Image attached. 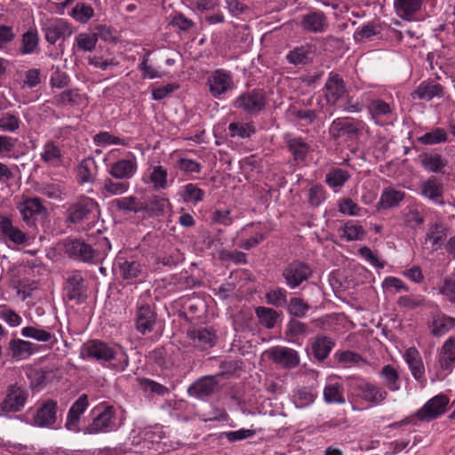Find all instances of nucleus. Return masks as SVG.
Instances as JSON below:
<instances>
[{
	"instance_id": "nucleus-1",
	"label": "nucleus",
	"mask_w": 455,
	"mask_h": 455,
	"mask_svg": "<svg viewBox=\"0 0 455 455\" xmlns=\"http://www.w3.org/2000/svg\"><path fill=\"white\" fill-rule=\"evenodd\" d=\"M101 249L93 248L91 244L81 239H66L62 243V250L70 259L87 264H94L105 257L111 249L110 242L107 237L100 240Z\"/></svg>"
},
{
	"instance_id": "nucleus-2",
	"label": "nucleus",
	"mask_w": 455,
	"mask_h": 455,
	"mask_svg": "<svg viewBox=\"0 0 455 455\" xmlns=\"http://www.w3.org/2000/svg\"><path fill=\"white\" fill-rule=\"evenodd\" d=\"M98 209L99 204L94 199L80 196L68 204L66 211V220L72 224H80L84 220H89Z\"/></svg>"
},
{
	"instance_id": "nucleus-3",
	"label": "nucleus",
	"mask_w": 455,
	"mask_h": 455,
	"mask_svg": "<svg viewBox=\"0 0 455 455\" xmlns=\"http://www.w3.org/2000/svg\"><path fill=\"white\" fill-rule=\"evenodd\" d=\"M313 275L309 264L294 259L289 262L282 271V276L285 284L290 289H296L304 282L307 281Z\"/></svg>"
},
{
	"instance_id": "nucleus-4",
	"label": "nucleus",
	"mask_w": 455,
	"mask_h": 455,
	"mask_svg": "<svg viewBox=\"0 0 455 455\" xmlns=\"http://www.w3.org/2000/svg\"><path fill=\"white\" fill-rule=\"evenodd\" d=\"M267 105V99L261 90L254 89L240 94L234 101V108L248 115H256Z\"/></svg>"
},
{
	"instance_id": "nucleus-5",
	"label": "nucleus",
	"mask_w": 455,
	"mask_h": 455,
	"mask_svg": "<svg viewBox=\"0 0 455 455\" xmlns=\"http://www.w3.org/2000/svg\"><path fill=\"white\" fill-rule=\"evenodd\" d=\"M81 355L98 362H109L115 359L116 350L108 343L92 339L85 342L81 348Z\"/></svg>"
},
{
	"instance_id": "nucleus-6",
	"label": "nucleus",
	"mask_w": 455,
	"mask_h": 455,
	"mask_svg": "<svg viewBox=\"0 0 455 455\" xmlns=\"http://www.w3.org/2000/svg\"><path fill=\"white\" fill-rule=\"evenodd\" d=\"M63 290L68 300L83 301L86 298L87 286L82 271L74 269L68 272Z\"/></svg>"
},
{
	"instance_id": "nucleus-7",
	"label": "nucleus",
	"mask_w": 455,
	"mask_h": 455,
	"mask_svg": "<svg viewBox=\"0 0 455 455\" xmlns=\"http://www.w3.org/2000/svg\"><path fill=\"white\" fill-rule=\"evenodd\" d=\"M265 355L276 365L287 370L299 366L300 358L299 353L291 347L275 346L265 351Z\"/></svg>"
},
{
	"instance_id": "nucleus-8",
	"label": "nucleus",
	"mask_w": 455,
	"mask_h": 455,
	"mask_svg": "<svg viewBox=\"0 0 455 455\" xmlns=\"http://www.w3.org/2000/svg\"><path fill=\"white\" fill-rule=\"evenodd\" d=\"M28 398V392L26 388L17 384L10 385L0 408L4 412H19L24 408Z\"/></svg>"
},
{
	"instance_id": "nucleus-9",
	"label": "nucleus",
	"mask_w": 455,
	"mask_h": 455,
	"mask_svg": "<svg viewBox=\"0 0 455 455\" xmlns=\"http://www.w3.org/2000/svg\"><path fill=\"white\" fill-rule=\"evenodd\" d=\"M0 237L15 245L28 244L31 239L29 235L14 226L12 220L4 215L0 216Z\"/></svg>"
},
{
	"instance_id": "nucleus-10",
	"label": "nucleus",
	"mask_w": 455,
	"mask_h": 455,
	"mask_svg": "<svg viewBox=\"0 0 455 455\" xmlns=\"http://www.w3.org/2000/svg\"><path fill=\"white\" fill-rule=\"evenodd\" d=\"M58 403L46 399L36 409L33 417L34 425L39 427H52L57 421Z\"/></svg>"
},
{
	"instance_id": "nucleus-11",
	"label": "nucleus",
	"mask_w": 455,
	"mask_h": 455,
	"mask_svg": "<svg viewBox=\"0 0 455 455\" xmlns=\"http://www.w3.org/2000/svg\"><path fill=\"white\" fill-rule=\"evenodd\" d=\"M115 267L120 277L126 281L136 279L144 272L143 265L132 256L118 255L115 260Z\"/></svg>"
},
{
	"instance_id": "nucleus-12",
	"label": "nucleus",
	"mask_w": 455,
	"mask_h": 455,
	"mask_svg": "<svg viewBox=\"0 0 455 455\" xmlns=\"http://www.w3.org/2000/svg\"><path fill=\"white\" fill-rule=\"evenodd\" d=\"M211 94L217 98L233 88L231 73L225 69H216L207 80Z\"/></svg>"
},
{
	"instance_id": "nucleus-13",
	"label": "nucleus",
	"mask_w": 455,
	"mask_h": 455,
	"mask_svg": "<svg viewBox=\"0 0 455 455\" xmlns=\"http://www.w3.org/2000/svg\"><path fill=\"white\" fill-rule=\"evenodd\" d=\"M218 386L217 376L206 375L191 384L188 388V393L192 397L204 400L213 395L217 391Z\"/></svg>"
},
{
	"instance_id": "nucleus-14",
	"label": "nucleus",
	"mask_w": 455,
	"mask_h": 455,
	"mask_svg": "<svg viewBox=\"0 0 455 455\" xmlns=\"http://www.w3.org/2000/svg\"><path fill=\"white\" fill-rule=\"evenodd\" d=\"M46 41L54 44L58 40H65L73 34L72 26L62 19H56L43 28Z\"/></svg>"
},
{
	"instance_id": "nucleus-15",
	"label": "nucleus",
	"mask_w": 455,
	"mask_h": 455,
	"mask_svg": "<svg viewBox=\"0 0 455 455\" xmlns=\"http://www.w3.org/2000/svg\"><path fill=\"white\" fill-rule=\"evenodd\" d=\"M301 28L307 33H324L329 23L326 15L321 11L309 12L301 17L299 21Z\"/></svg>"
},
{
	"instance_id": "nucleus-16",
	"label": "nucleus",
	"mask_w": 455,
	"mask_h": 455,
	"mask_svg": "<svg viewBox=\"0 0 455 455\" xmlns=\"http://www.w3.org/2000/svg\"><path fill=\"white\" fill-rule=\"evenodd\" d=\"M449 403V399L443 395H438L430 399L417 412V417L420 420H431L442 415Z\"/></svg>"
},
{
	"instance_id": "nucleus-17",
	"label": "nucleus",
	"mask_w": 455,
	"mask_h": 455,
	"mask_svg": "<svg viewBox=\"0 0 455 455\" xmlns=\"http://www.w3.org/2000/svg\"><path fill=\"white\" fill-rule=\"evenodd\" d=\"M324 89L326 100L331 105H335L347 92L343 78L333 72L329 74Z\"/></svg>"
},
{
	"instance_id": "nucleus-18",
	"label": "nucleus",
	"mask_w": 455,
	"mask_h": 455,
	"mask_svg": "<svg viewBox=\"0 0 455 455\" xmlns=\"http://www.w3.org/2000/svg\"><path fill=\"white\" fill-rule=\"evenodd\" d=\"M355 391L363 400L372 403H379L387 396L385 389L363 380L355 384Z\"/></svg>"
},
{
	"instance_id": "nucleus-19",
	"label": "nucleus",
	"mask_w": 455,
	"mask_h": 455,
	"mask_svg": "<svg viewBox=\"0 0 455 455\" xmlns=\"http://www.w3.org/2000/svg\"><path fill=\"white\" fill-rule=\"evenodd\" d=\"M137 169L138 164L135 157L120 159L111 164L108 173L115 180L127 181L134 176Z\"/></svg>"
},
{
	"instance_id": "nucleus-20",
	"label": "nucleus",
	"mask_w": 455,
	"mask_h": 455,
	"mask_svg": "<svg viewBox=\"0 0 455 455\" xmlns=\"http://www.w3.org/2000/svg\"><path fill=\"white\" fill-rule=\"evenodd\" d=\"M156 321V314L149 305L138 307L135 318V328L141 334L152 331Z\"/></svg>"
},
{
	"instance_id": "nucleus-21",
	"label": "nucleus",
	"mask_w": 455,
	"mask_h": 455,
	"mask_svg": "<svg viewBox=\"0 0 455 455\" xmlns=\"http://www.w3.org/2000/svg\"><path fill=\"white\" fill-rule=\"evenodd\" d=\"M114 415L112 407L105 408L93 419L92 422L85 428L84 432L86 434L95 435L109 431L111 429Z\"/></svg>"
},
{
	"instance_id": "nucleus-22",
	"label": "nucleus",
	"mask_w": 455,
	"mask_h": 455,
	"mask_svg": "<svg viewBox=\"0 0 455 455\" xmlns=\"http://www.w3.org/2000/svg\"><path fill=\"white\" fill-rule=\"evenodd\" d=\"M424 0H394V10L403 20L411 21L421 10Z\"/></svg>"
},
{
	"instance_id": "nucleus-23",
	"label": "nucleus",
	"mask_w": 455,
	"mask_h": 455,
	"mask_svg": "<svg viewBox=\"0 0 455 455\" xmlns=\"http://www.w3.org/2000/svg\"><path fill=\"white\" fill-rule=\"evenodd\" d=\"M41 160L52 167L63 165V152L61 148L52 140H48L43 147L40 153Z\"/></svg>"
},
{
	"instance_id": "nucleus-24",
	"label": "nucleus",
	"mask_w": 455,
	"mask_h": 455,
	"mask_svg": "<svg viewBox=\"0 0 455 455\" xmlns=\"http://www.w3.org/2000/svg\"><path fill=\"white\" fill-rule=\"evenodd\" d=\"M89 405L88 396L85 394L81 395L77 400L71 405L68 411L66 428L74 430L77 427L81 415L85 411Z\"/></svg>"
},
{
	"instance_id": "nucleus-25",
	"label": "nucleus",
	"mask_w": 455,
	"mask_h": 455,
	"mask_svg": "<svg viewBox=\"0 0 455 455\" xmlns=\"http://www.w3.org/2000/svg\"><path fill=\"white\" fill-rule=\"evenodd\" d=\"M427 327L435 337H441L455 327V318L444 314H437L432 316Z\"/></svg>"
},
{
	"instance_id": "nucleus-26",
	"label": "nucleus",
	"mask_w": 455,
	"mask_h": 455,
	"mask_svg": "<svg viewBox=\"0 0 455 455\" xmlns=\"http://www.w3.org/2000/svg\"><path fill=\"white\" fill-rule=\"evenodd\" d=\"M404 359L412 376L420 382H425V368L419 351L415 347H410L405 351Z\"/></svg>"
},
{
	"instance_id": "nucleus-27",
	"label": "nucleus",
	"mask_w": 455,
	"mask_h": 455,
	"mask_svg": "<svg viewBox=\"0 0 455 455\" xmlns=\"http://www.w3.org/2000/svg\"><path fill=\"white\" fill-rule=\"evenodd\" d=\"M335 342L327 336L318 335L311 339L312 354L319 362H323L332 350Z\"/></svg>"
},
{
	"instance_id": "nucleus-28",
	"label": "nucleus",
	"mask_w": 455,
	"mask_h": 455,
	"mask_svg": "<svg viewBox=\"0 0 455 455\" xmlns=\"http://www.w3.org/2000/svg\"><path fill=\"white\" fill-rule=\"evenodd\" d=\"M169 204L167 198L154 196L148 201L142 202L141 213L144 218L158 217L164 214L166 206Z\"/></svg>"
},
{
	"instance_id": "nucleus-29",
	"label": "nucleus",
	"mask_w": 455,
	"mask_h": 455,
	"mask_svg": "<svg viewBox=\"0 0 455 455\" xmlns=\"http://www.w3.org/2000/svg\"><path fill=\"white\" fill-rule=\"evenodd\" d=\"M315 54V47L311 44L295 47L286 56L289 63L295 66L306 65L312 61Z\"/></svg>"
},
{
	"instance_id": "nucleus-30",
	"label": "nucleus",
	"mask_w": 455,
	"mask_h": 455,
	"mask_svg": "<svg viewBox=\"0 0 455 455\" xmlns=\"http://www.w3.org/2000/svg\"><path fill=\"white\" fill-rule=\"evenodd\" d=\"M419 158V163L427 172L435 173L445 172L444 168L448 162L441 155L436 153H424L421 154Z\"/></svg>"
},
{
	"instance_id": "nucleus-31",
	"label": "nucleus",
	"mask_w": 455,
	"mask_h": 455,
	"mask_svg": "<svg viewBox=\"0 0 455 455\" xmlns=\"http://www.w3.org/2000/svg\"><path fill=\"white\" fill-rule=\"evenodd\" d=\"M255 315L259 323L268 330L274 329L282 316L281 312L262 306L255 307Z\"/></svg>"
},
{
	"instance_id": "nucleus-32",
	"label": "nucleus",
	"mask_w": 455,
	"mask_h": 455,
	"mask_svg": "<svg viewBox=\"0 0 455 455\" xmlns=\"http://www.w3.org/2000/svg\"><path fill=\"white\" fill-rule=\"evenodd\" d=\"M188 337L193 340L196 346L205 349L212 347L215 344V333L207 328H198L188 332Z\"/></svg>"
},
{
	"instance_id": "nucleus-33",
	"label": "nucleus",
	"mask_w": 455,
	"mask_h": 455,
	"mask_svg": "<svg viewBox=\"0 0 455 455\" xmlns=\"http://www.w3.org/2000/svg\"><path fill=\"white\" fill-rule=\"evenodd\" d=\"M323 400L326 403H345L344 387L339 382L329 381L323 388Z\"/></svg>"
},
{
	"instance_id": "nucleus-34",
	"label": "nucleus",
	"mask_w": 455,
	"mask_h": 455,
	"mask_svg": "<svg viewBox=\"0 0 455 455\" xmlns=\"http://www.w3.org/2000/svg\"><path fill=\"white\" fill-rule=\"evenodd\" d=\"M289 151L297 163L304 162L310 151V146L301 138L289 137L286 140Z\"/></svg>"
},
{
	"instance_id": "nucleus-35",
	"label": "nucleus",
	"mask_w": 455,
	"mask_h": 455,
	"mask_svg": "<svg viewBox=\"0 0 455 455\" xmlns=\"http://www.w3.org/2000/svg\"><path fill=\"white\" fill-rule=\"evenodd\" d=\"M439 363L443 370H449L455 365V337L449 338L443 344Z\"/></svg>"
},
{
	"instance_id": "nucleus-36",
	"label": "nucleus",
	"mask_w": 455,
	"mask_h": 455,
	"mask_svg": "<svg viewBox=\"0 0 455 455\" xmlns=\"http://www.w3.org/2000/svg\"><path fill=\"white\" fill-rule=\"evenodd\" d=\"M96 163L92 157L83 159L77 166L79 184L92 183L95 179Z\"/></svg>"
},
{
	"instance_id": "nucleus-37",
	"label": "nucleus",
	"mask_w": 455,
	"mask_h": 455,
	"mask_svg": "<svg viewBox=\"0 0 455 455\" xmlns=\"http://www.w3.org/2000/svg\"><path fill=\"white\" fill-rule=\"evenodd\" d=\"M130 188V183L125 180L116 181L111 178L103 180L100 193L105 196H121L126 193Z\"/></svg>"
},
{
	"instance_id": "nucleus-38",
	"label": "nucleus",
	"mask_w": 455,
	"mask_h": 455,
	"mask_svg": "<svg viewBox=\"0 0 455 455\" xmlns=\"http://www.w3.org/2000/svg\"><path fill=\"white\" fill-rule=\"evenodd\" d=\"M12 356L13 358L24 359L36 352V345L23 339H12L9 343Z\"/></svg>"
},
{
	"instance_id": "nucleus-39",
	"label": "nucleus",
	"mask_w": 455,
	"mask_h": 455,
	"mask_svg": "<svg viewBox=\"0 0 455 455\" xmlns=\"http://www.w3.org/2000/svg\"><path fill=\"white\" fill-rule=\"evenodd\" d=\"M419 100H431L434 97H442L443 95V88L436 83H421L414 91Z\"/></svg>"
},
{
	"instance_id": "nucleus-40",
	"label": "nucleus",
	"mask_w": 455,
	"mask_h": 455,
	"mask_svg": "<svg viewBox=\"0 0 455 455\" xmlns=\"http://www.w3.org/2000/svg\"><path fill=\"white\" fill-rule=\"evenodd\" d=\"M19 210L22 215L23 220L29 222L31 218L45 211V208L42 205L40 198L35 197L25 200L20 205Z\"/></svg>"
},
{
	"instance_id": "nucleus-41",
	"label": "nucleus",
	"mask_w": 455,
	"mask_h": 455,
	"mask_svg": "<svg viewBox=\"0 0 455 455\" xmlns=\"http://www.w3.org/2000/svg\"><path fill=\"white\" fill-rule=\"evenodd\" d=\"M114 206L118 210L125 212L139 213L142 211V202L135 196H129L115 199Z\"/></svg>"
},
{
	"instance_id": "nucleus-42",
	"label": "nucleus",
	"mask_w": 455,
	"mask_h": 455,
	"mask_svg": "<svg viewBox=\"0 0 455 455\" xmlns=\"http://www.w3.org/2000/svg\"><path fill=\"white\" fill-rule=\"evenodd\" d=\"M421 195L432 201H437L443 193V185L435 178L431 177L420 185Z\"/></svg>"
},
{
	"instance_id": "nucleus-43",
	"label": "nucleus",
	"mask_w": 455,
	"mask_h": 455,
	"mask_svg": "<svg viewBox=\"0 0 455 455\" xmlns=\"http://www.w3.org/2000/svg\"><path fill=\"white\" fill-rule=\"evenodd\" d=\"M37 192L49 199L62 201L65 197V186L61 183L45 182L37 188Z\"/></svg>"
},
{
	"instance_id": "nucleus-44",
	"label": "nucleus",
	"mask_w": 455,
	"mask_h": 455,
	"mask_svg": "<svg viewBox=\"0 0 455 455\" xmlns=\"http://www.w3.org/2000/svg\"><path fill=\"white\" fill-rule=\"evenodd\" d=\"M330 133L335 139L339 138L341 134H347L353 137L358 134V128L347 120L338 118L332 122L330 127Z\"/></svg>"
},
{
	"instance_id": "nucleus-45",
	"label": "nucleus",
	"mask_w": 455,
	"mask_h": 455,
	"mask_svg": "<svg viewBox=\"0 0 455 455\" xmlns=\"http://www.w3.org/2000/svg\"><path fill=\"white\" fill-rule=\"evenodd\" d=\"M403 226L416 228L424 222V216L415 204L408 205L402 211Z\"/></svg>"
},
{
	"instance_id": "nucleus-46",
	"label": "nucleus",
	"mask_w": 455,
	"mask_h": 455,
	"mask_svg": "<svg viewBox=\"0 0 455 455\" xmlns=\"http://www.w3.org/2000/svg\"><path fill=\"white\" fill-rule=\"evenodd\" d=\"M404 196V192L387 188L382 192L379 204L384 209L396 207L403 200Z\"/></svg>"
},
{
	"instance_id": "nucleus-47",
	"label": "nucleus",
	"mask_w": 455,
	"mask_h": 455,
	"mask_svg": "<svg viewBox=\"0 0 455 455\" xmlns=\"http://www.w3.org/2000/svg\"><path fill=\"white\" fill-rule=\"evenodd\" d=\"M148 181L154 190L165 189L168 187V172L162 165H156L150 169Z\"/></svg>"
},
{
	"instance_id": "nucleus-48",
	"label": "nucleus",
	"mask_w": 455,
	"mask_h": 455,
	"mask_svg": "<svg viewBox=\"0 0 455 455\" xmlns=\"http://www.w3.org/2000/svg\"><path fill=\"white\" fill-rule=\"evenodd\" d=\"M446 236V228L441 224H434L430 227L428 232L427 233L426 240L431 242V248L433 251H437L443 245Z\"/></svg>"
},
{
	"instance_id": "nucleus-49",
	"label": "nucleus",
	"mask_w": 455,
	"mask_h": 455,
	"mask_svg": "<svg viewBox=\"0 0 455 455\" xmlns=\"http://www.w3.org/2000/svg\"><path fill=\"white\" fill-rule=\"evenodd\" d=\"M379 376L384 379L386 387L392 392L400 389L399 374L396 369L390 365H384L379 372Z\"/></svg>"
},
{
	"instance_id": "nucleus-50",
	"label": "nucleus",
	"mask_w": 455,
	"mask_h": 455,
	"mask_svg": "<svg viewBox=\"0 0 455 455\" xmlns=\"http://www.w3.org/2000/svg\"><path fill=\"white\" fill-rule=\"evenodd\" d=\"M39 36L36 30H28L22 35L20 52L23 55L31 54L38 46Z\"/></svg>"
},
{
	"instance_id": "nucleus-51",
	"label": "nucleus",
	"mask_w": 455,
	"mask_h": 455,
	"mask_svg": "<svg viewBox=\"0 0 455 455\" xmlns=\"http://www.w3.org/2000/svg\"><path fill=\"white\" fill-rule=\"evenodd\" d=\"M349 178L350 174L347 171L340 168H335L326 174L325 182L331 188H340L348 180Z\"/></svg>"
},
{
	"instance_id": "nucleus-52",
	"label": "nucleus",
	"mask_w": 455,
	"mask_h": 455,
	"mask_svg": "<svg viewBox=\"0 0 455 455\" xmlns=\"http://www.w3.org/2000/svg\"><path fill=\"white\" fill-rule=\"evenodd\" d=\"M265 299L268 305L281 307L287 304V292L283 288L275 287L267 291Z\"/></svg>"
},
{
	"instance_id": "nucleus-53",
	"label": "nucleus",
	"mask_w": 455,
	"mask_h": 455,
	"mask_svg": "<svg viewBox=\"0 0 455 455\" xmlns=\"http://www.w3.org/2000/svg\"><path fill=\"white\" fill-rule=\"evenodd\" d=\"M94 15L93 8L84 3H77L71 11V16L80 23H86Z\"/></svg>"
},
{
	"instance_id": "nucleus-54",
	"label": "nucleus",
	"mask_w": 455,
	"mask_h": 455,
	"mask_svg": "<svg viewBox=\"0 0 455 455\" xmlns=\"http://www.w3.org/2000/svg\"><path fill=\"white\" fill-rule=\"evenodd\" d=\"M448 140L447 132L443 128H435L419 138L423 145H434L445 142Z\"/></svg>"
},
{
	"instance_id": "nucleus-55",
	"label": "nucleus",
	"mask_w": 455,
	"mask_h": 455,
	"mask_svg": "<svg viewBox=\"0 0 455 455\" xmlns=\"http://www.w3.org/2000/svg\"><path fill=\"white\" fill-rule=\"evenodd\" d=\"M343 235L347 241L362 240L365 235V230L360 225L353 221L347 222L342 228Z\"/></svg>"
},
{
	"instance_id": "nucleus-56",
	"label": "nucleus",
	"mask_w": 455,
	"mask_h": 455,
	"mask_svg": "<svg viewBox=\"0 0 455 455\" xmlns=\"http://www.w3.org/2000/svg\"><path fill=\"white\" fill-rule=\"evenodd\" d=\"M293 397L296 407L303 408L314 403L316 398V394L311 389L302 387L296 391Z\"/></svg>"
},
{
	"instance_id": "nucleus-57",
	"label": "nucleus",
	"mask_w": 455,
	"mask_h": 455,
	"mask_svg": "<svg viewBox=\"0 0 455 455\" xmlns=\"http://www.w3.org/2000/svg\"><path fill=\"white\" fill-rule=\"evenodd\" d=\"M228 130L231 137L237 136L243 139L249 138L255 133V128L251 123H231L228 125Z\"/></svg>"
},
{
	"instance_id": "nucleus-58",
	"label": "nucleus",
	"mask_w": 455,
	"mask_h": 455,
	"mask_svg": "<svg viewBox=\"0 0 455 455\" xmlns=\"http://www.w3.org/2000/svg\"><path fill=\"white\" fill-rule=\"evenodd\" d=\"M310 309V306L300 298H291L287 306L288 312L295 317H303Z\"/></svg>"
},
{
	"instance_id": "nucleus-59",
	"label": "nucleus",
	"mask_w": 455,
	"mask_h": 455,
	"mask_svg": "<svg viewBox=\"0 0 455 455\" xmlns=\"http://www.w3.org/2000/svg\"><path fill=\"white\" fill-rule=\"evenodd\" d=\"M20 121L18 116L4 113L0 116V129L4 132H14L20 129Z\"/></svg>"
},
{
	"instance_id": "nucleus-60",
	"label": "nucleus",
	"mask_w": 455,
	"mask_h": 455,
	"mask_svg": "<svg viewBox=\"0 0 455 455\" xmlns=\"http://www.w3.org/2000/svg\"><path fill=\"white\" fill-rule=\"evenodd\" d=\"M97 44L94 34L80 33L76 36V45L84 52H92Z\"/></svg>"
},
{
	"instance_id": "nucleus-61",
	"label": "nucleus",
	"mask_w": 455,
	"mask_h": 455,
	"mask_svg": "<svg viewBox=\"0 0 455 455\" xmlns=\"http://www.w3.org/2000/svg\"><path fill=\"white\" fill-rule=\"evenodd\" d=\"M139 384L144 392H149L150 394L164 395L169 392L166 387L149 379H140Z\"/></svg>"
},
{
	"instance_id": "nucleus-62",
	"label": "nucleus",
	"mask_w": 455,
	"mask_h": 455,
	"mask_svg": "<svg viewBox=\"0 0 455 455\" xmlns=\"http://www.w3.org/2000/svg\"><path fill=\"white\" fill-rule=\"evenodd\" d=\"M21 334L24 337L32 338L37 341L46 342L49 341L52 335L44 330L37 329L33 326H27L21 330Z\"/></svg>"
},
{
	"instance_id": "nucleus-63",
	"label": "nucleus",
	"mask_w": 455,
	"mask_h": 455,
	"mask_svg": "<svg viewBox=\"0 0 455 455\" xmlns=\"http://www.w3.org/2000/svg\"><path fill=\"white\" fill-rule=\"evenodd\" d=\"M204 196V191L195 184L189 183L184 187L182 197L186 202H200Z\"/></svg>"
},
{
	"instance_id": "nucleus-64",
	"label": "nucleus",
	"mask_w": 455,
	"mask_h": 455,
	"mask_svg": "<svg viewBox=\"0 0 455 455\" xmlns=\"http://www.w3.org/2000/svg\"><path fill=\"white\" fill-rule=\"evenodd\" d=\"M287 333L292 337L305 336L311 332L309 327L296 319H291L287 323Z\"/></svg>"
}]
</instances>
